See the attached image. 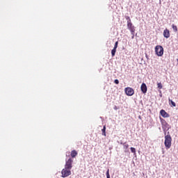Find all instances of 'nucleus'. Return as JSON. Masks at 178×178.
<instances>
[{
  "label": "nucleus",
  "mask_w": 178,
  "mask_h": 178,
  "mask_svg": "<svg viewBox=\"0 0 178 178\" xmlns=\"http://www.w3.org/2000/svg\"><path fill=\"white\" fill-rule=\"evenodd\" d=\"M164 145L166 149H169L172 147V136L169 134L165 136Z\"/></svg>",
  "instance_id": "obj_1"
},
{
  "label": "nucleus",
  "mask_w": 178,
  "mask_h": 178,
  "mask_svg": "<svg viewBox=\"0 0 178 178\" xmlns=\"http://www.w3.org/2000/svg\"><path fill=\"white\" fill-rule=\"evenodd\" d=\"M155 52L157 56H162L163 55V47L161 45L156 46Z\"/></svg>",
  "instance_id": "obj_2"
},
{
  "label": "nucleus",
  "mask_w": 178,
  "mask_h": 178,
  "mask_svg": "<svg viewBox=\"0 0 178 178\" xmlns=\"http://www.w3.org/2000/svg\"><path fill=\"white\" fill-rule=\"evenodd\" d=\"M61 175L62 177H69V176L72 175V171H70L69 168H66V167H65V168L61 171Z\"/></svg>",
  "instance_id": "obj_3"
},
{
  "label": "nucleus",
  "mask_w": 178,
  "mask_h": 178,
  "mask_svg": "<svg viewBox=\"0 0 178 178\" xmlns=\"http://www.w3.org/2000/svg\"><path fill=\"white\" fill-rule=\"evenodd\" d=\"M65 168L66 169L72 170V168H73V159H72V158L65 161Z\"/></svg>",
  "instance_id": "obj_4"
},
{
  "label": "nucleus",
  "mask_w": 178,
  "mask_h": 178,
  "mask_svg": "<svg viewBox=\"0 0 178 178\" xmlns=\"http://www.w3.org/2000/svg\"><path fill=\"white\" fill-rule=\"evenodd\" d=\"M127 29L130 31L131 34H134V33H136V28L133 25V23L131 22H127Z\"/></svg>",
  "instance_id": "obj_5"
},
{
  "label": "nucleus",
  "mask_w": 178,
  "mask_h": 178,
  "mask_svg": "<svg viewBox=\"0 0 178 178\" xmlns=\"http://www.w3.org/2000/svg\"><path fill=\"white\" fill-rule=\"evenodd\" d=\"M125 93L128 95V97H131V95H134V89L131 88H126Z\"/></svg>",
  "instance_id": "obj_6"
},
{
  "label": "nucleus",
  "mask_w": 178,
  "mask_h": 178,
  "mask_svg": "<svg viewBox=\"0 0 178 178\" xmlns=\"http://www.w3.org/2000/svg\"><path fill=\"white\" fill-rule=\"evenodd\" d=\"M160 122L161 123V126L163 129H168V127H169V124L166 122V120H165V119L160 118Z\"/></svg>",
  "instance_id": "obj_7"
},
{
  "label": "nucleus",
  "mask_w": 178,
  "mask_h": 178,
  "mask_svg": "<svg viewBox=\"0 0 178 178\" xmlns=\"http://www.w3.org/2000/svg\"><path fill=\"white\" fill-rule=\"evenodd\" d=\"M163 37L165 38H169V37H170V31H169V29H165L163 31Z\"/></svg>",
  "instance_id": "obj_8"
},
{
  "label": "nucleus",
  "mask_w": 178,
  "mask_h": 178,
  "mask_svg": "<svg viewBox=\"0 0 178 178\" xmlns=\"http://www.w3.org/2000/svg\"><path fill=\"white\" fill-rule=\"evenodd\" d=\"M140 90L142 91V92H143V94H145L147 92V85L145 83H142L141 86H140Z\"/></svg>",
  "instance_id": "obj_9"
},
{
  "label": "nucleus",
  "mask_w": 178,
  "mask_h": 178,
  "mask_svg": "<svg viewBox=\"0 0 178 178\" xmlns=\"http://www.w3.org/2000/svg\"><path fill=\"white\" fill-rule=\"evenodd\" d=\"M160 114L163 118H169V116H170L169 114L166 111H165V110H163V109L160 111Z\"/></svg>",
  "instance_id": "obj_10"
},
{
  "label": "nucleus",
  "mask_w": 178,
  "mask_h": 178,
  "mask_svg": "<svg viewBox=\"0 0 178 178\" xmlns=\"http://www.w3.org/2000/svg\"><path fill=\"white\" fill-rule=\"evenodd\" d=\"M121 144H122L123 148H124V149H125L124 152H127L129 151V150H127V149L129 148V144H127V143H126V142L124 143H121Z\"/></svg>",
  "instance_id": "obj_11"
},
{
  "label": "nucleus",
  "mask_w": 178,
  "mask_h": 178,
  "mask_svg": "<svg viewBox=\"0 0 178 178\" xmlns=\"http://www.w3.org/2000/svg\"><path fill=\"white\" fill-rule=\"evenodd\" d=\"M102 136H104V137H106V125H104L103 127V129H102Z\"/></svg>",
  "instance_id": "obj_12"
},
{
  "label": "nucleus",
  "mask_w": 178,
  "mask_h": 178,
  "mask_svg": "<svg viewBox=\"0 0 178 178\" xmlns=\"http://www.w3.org/2000/svg\"><path fill=\"white\" fill-rule=\"evenodd\" d=\"M77 151L76 150H72L71 152V158H76V156H77Z\"/></svg>",
  "instance_id": "obj_13"
},
{
  "label": "nucleus",
  "mask_w": 178,
  "mask_h": 178,
  "mask_svg": "<svg viewBox=\"0 0 178 178\" xmlns=\"http://www.w3.org/2000/svg\"><path fill=\"white\" fill-rule=\"evenodd\" d=\"M168 102H169V105L170 106H176V103H175V102H173V100L170 99V98L168 99Z\"/></svg>",
  "instance_id": "obj_14"
},
{
  "label": "nucleus",
  "mask_w": 178,
  "mask_h": 178,
  "mask_svg": "<svg viewBox=\"0 0 178 178\" xmlns=\"http://www.w3.org/2000/svg\"><path fill=\"white\" fill-rule=\"evenodd\" d=\"M172 29H173V31H175V33H177V31H178L177 26H176V25H175V24H172Z\"/></svg>",
  "instance_id": "obj_15"
},
{
  "label": "nucleus",
  "mask_w": 178,
  "mask_h": 178,
  "mask_svg": "<svg viewBox=\"0 0 178 178\" xmlns=\"http://www.w3.org/2000/svg\"><path fill=\"white\" fill-rule=\"evenodd\" d=\"M115 54H116V49H113L111 50V55H112V56H115Z\"/></svg>",
  "instance_id": "obj_16"
},
{
  "label": "nucleus",
  "mask_w": 178,
  "mask_h": 178,
  "mask_svg": "<svg viewBox=\"0 0 178 178\" xmlns=\"http://www.w3.org/2000/svg\"><path fill=\"white\" fill-rule=\"evenodd\" d=\"M157 87H158V88H159V90H162V88H163L162 83H157Z\"/></svg>",
  "instance_id": "obj_17"
},
{
  "label": "nucleus",
  "mask_w": 178,
  "mask_h": 178,
  "mask_svg": "<svg viewBox=\"0 0 178 178\" xmlns=\"http://www.w3.org/2000/svg\"><path fill=\"white\" fill-rule=\"evenodd\" d=\"M118 44H119V42H118V41L115 43V45H114V47H113L114 49H118Z\"/></svg>",
  "instance_id": "obj_18"
},
{
  "label": "nucleus",
  "mask_w": 178,
  "mask_h": 178,
  "mask_svg": "<svg viewBox=\"0 0 178 178\" xmlns=\"http://www.w3.org/2000/svg\"><path fill=\"white\" fill-rule=\"evenodd\" d=\"M131 152H132V154H136V148L131 147Z\"/></svg>",
  "instance_id": "obj_19"
},
{
  "label": "nucleus",
  "mask_w": 178,
  "mask_h": 178,
  "mask_svg": "<svg viewBox=\"0 0 178 178\" xmlns=\"http://www.w3.org/2000/svg\"><path fill=\"white\" fill-rule=\"evenodd\" d=\"M106 177H107V178L111 177V175H109V169L107 170V171H106Z\"/></svg>",
  "instance_id": "obj_20"
},
{
  "label": "nucleus",
  "mask_w": 178,
  "mask_h": 178,
  "mask_svg": "<svg viewBox=\"0 0 178 178\" xmlns=\"http://www.w3.org/2000/svg\"><path fill=\"white\" fill-rule=\"evenodd\" d=\"M125 19H126V20H127V22H131V19H130V17H129V16H126Z\"/></svg>",
  "instance_id": "obj_21"
},
{
  "label": "nucleus",
  "mask_w": 178,
  "mask_h": 178,
  "mask_svg": "<svg viewBox=\"0 0 178 178\" xmlns=\"http://www.w3.org/2000/svg\"><path fill=\"white\" fill-rule=\"evenodd\" d=\"M114 83L115 84H119V80L118 79H115Z\"/></svg>",
  "instance_id": "obj_22"
},
{
  "label": "nucleus",
  "mask_w": 178,
  "mask_h": 178,
  "mask_svg": "<svg viewBox=\"0 0 178 178\" xmlns=\"http://www.w3.org/2000/svg\"><path fill=\"white\" fill-rule=\"evenodd\" d=\"M131 35H132V36H131L132 40L134 39V33H131Z\"/></svg>",
  "instance_id": "obj_23"
},
{
  "label": "nucleus",
  "mask_w": 178,
  "mask_h": 178,
  "mask_svg": "<svg viewBox=\"0 0 178 178\" xmlns=\"http://www.w3.org/2000/svg\"><path fill=\"white\" fill-rule=\"evenodd\" d=\"M109 178H111V177H109Z\"/></svg>",
  "instance_id": "obj_24"
}]
</instances>
